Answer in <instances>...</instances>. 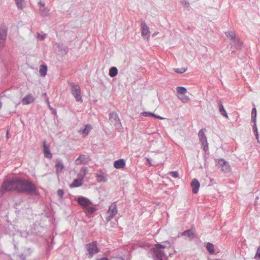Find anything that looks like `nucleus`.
Segmentation results:
<instances>
[{"mask_svg":"<svg viewBox=\"0 0 260 260\" xmlns=\"http://www.w3.org/2000/svg\"><path fill=\"white\" fill-rule=\"evenodd\" d=\"M55 168L56 169V173L57 175L61 173L63 170L64 167L63 162L60 159H56L55 161Z\"/></svg>","mask_w":260,"mask_h":260,"instance_id":"obj_10","label":"nucleus"},{"mask_svg":"<svg viewBox=\"0 0 260 260\" xmlns=\"http://www.w3.org/2000/svg\"><path fill=\"white\" fill-rule=\"evenodd\" d=\"M47 71V67L46 65H41L40 67L39 72L41 76H46Z\"/></svg>","mask_w":260,"mask_h":260,"instance_id":"obj_22","label":"nucleus"},{"mask_svg":"<svg viewBox=\"0 0 260 260\" xmlns=\"http://www.w3.org/2000/svg\"><path fill=\"white\" fill-rule=\"evenodd\" d=\"M228 35H230V37L231 38V39H233L234 38V36H235V35L234 33H231V34H230V33L228 34Z\"/></svg>","mask_w":260,"mask_h":260,"instance_id":"obj_40","label":"nucleus"},{"mask_svg":"<svg viewBox=\"0 0 260 260\" xmlns=\"http://www.w3.org/2000/svg\"><path fill=\"white\" fill-rule=\"evenodd\" d=\"M182 235L184 236H187L189 238H192L194 236L193 233L190 230H187V231L184 232L182 233Z\"/></svg>","mask_w":260,"mask_h":260,"instance_id":"obj_28","label":"nucleus"},{"mask_svg":"<svg viewBox=\"0 0 260 260\" xmlns=\"http://www.w3.org/2000/svg\"><path fill=\"white\" fill-rule=\"evenodd\" d=\"M171 243L168 241L156 244L155 247L151 249L156 257L154 260H167L163 258L165 256V252L166 250L171 248Z\"/></svg>","mask_w":260,"mask_h":260,"instance_id":"obj_2","label":"nucleus"},{"mask_svg":"<svg viewBox=\"0 0 260 260\" xmlns=\"http://www.w3.org/2000/svg\"><path fill=\"white\" fill-rule=\"evenodd\" d=\"M5 41L6 40H0V49H2L4 47L5 44Z\"/></svg>","mask_w":260,"mask_h":260,"instance_id":"obj_37","label":"nucleus"},{"mask_svg":"<svg viewBox=\"0 0 260 260\" xmlns=\"http://www.w3.org/2000/svg\"><path fill=\"white\" fill-rule=\"evenodd\" d=\"M251 117L253 121L255 122L256 121V110L255 108H253L252 109L251 111Z\"/></svg>","mask_w":260,"mask_h":260,"instance_id":"obj_31","label":"nucleus"},{"mask_svg":"<svg viewBox=\"0 0 260 260\" xmlns=\"http://www.w3.org/2000/svg\"><path fill=\"white\" fill-rule=\"evenodd\" d=\"M217 165L224 172H229L231 171L229 164L223 159H218L217 161Z\"/></svg>","mask_w":260,"mask_h":260,"instance_id":"obj_5","label":"nucleus"},{"mask_svg":"<svg viewBox=\"0 0 260 260\" xmlns=\"http://www.w3.org/2000/svg\"><path fill=\"white\" fill-rule=\"evenodd\" d=\"M186 70H187L186 68H182L180 69H179V68L174 69V71H175V72H176L177 73H180V74L184 73Z\"/></svg>","mask_w":260,"mask_h":260,"instance_id":"obj_32","label":"nucleus"},{"mask_svg":"<svg viewBox=\"0 0 260 260\" xmlns=\"http://www.w3.org/2000/svg\"><path fill=\"white\" fill-rule=\"evenodd\" d=\"M43 144L44 156L46 158L51 159L52 157V154L50 151L49 146L46 145L45 141H43Z\"/></svg>","mask_w":260,"mask_h":260,"instance_id":"obj_12","label":"nucleus"},{"mask_svg":"<svg viewBox=\"0 0 260 260\" xmlns=\"http://www.w3.org/2000/svg\"><path fill=\"white\" fill-rule=\"evenodd\" d=\"M82 179H76L70 185L71 188L77 187L80 186L82 184Z\"/></svg>","mask_w":260,"mask_h":260,"instance_id":"obj_20","label":"nucleus"},{"mask_svg":"<svg viewBox=\"0 0 260 260\" xmlns=\"http://www.w3.org/2000/svg\"><path fill=\"white\" fill-rule=\"evenodd\" d=\"M96 260H109V259L107 257H105L101 258H98L96 259Z\"/></svg>","mask_w":260,"mask_h":260,"instance_id":"obj_41","label":"nucleus"},{"mask_svg":"<svg viewBox=\"0 0 260 260\" xmlns=\"http://www.w3.org/2000/svg\"><path fill=\"white\" fill-rule=\"evenodd\" d=\"M98 178L100 181H106L107 180L106 177L104 175H98Z\"/></svg>","mask_w":260,"mask_h":260,"instance_id":"obj_36","label":"nucleus"},{"mask_svg":"<svg viewBox=\"0 0 260 260\" xmlns=\"http://www.w3.org/2000/svg\"><path fill=\"white\" fill-rule=\"evenodd\" d=\"M170 174L174 178H177L179 176L178 173L177 171L171 172Z\"/></svg>","mask_w":260,"mask_h":260,"instance_id":"obj_34","label":"nucleus"},{"mask_svg":"<svg viewBox=\"0 0 260 260\" xmlns=\"http://www.w3.org/2000/svg\"><path fill=\"white\" fill-rule=\"evenodd\" d=\"M2 103L1 102H0V108L2 107Z\"/></svg>","mask_w":260,"mask_h":260,"instance_id":"obj_42","label":"nucleus"},{"mask_svg":"<svg viewBox=\"0 0 260 260\" xmlns=\"http://www.w3.org/2000/svg\"><path fill=\"white\" fill-rule=\"evenodd\" d=\"M142 35L145 36L147 39L150 37L149 28L145 23H142Z\"/></svg>","mask_w":260,"mask_h":260,"instance_id":"obj_15","label":"nucleus"},{"mask_svg":"<svg viewBox=\"0 0 260 260\" xmlns=\"http://www.w3.org/2000/svg\"><path fill=\"white\" fill-rule=\"evenodd\" d=\"M35 100V98L31 94H28L24 96L22 100L23 105H28L32 103Z\"/></svg>","mask_w":260,"mask_h":260,"instance_id":"obj_14","label":"nucleus"},{"mask_svg":"<svg viewBox=\"0 0 260 260\" xmlns=\"http://www.w3.org/2000/svg\"><path fill=\"white\" fill-rule=\"evenodd\" d=\"M207 249L210 254H213L214 253V246L212 244L208 243L207 245Z\"/></svg>","mask_w":260,"mask_h":260,"instance_id":"obj_25","label":"nucleus"},{"mask_svg":"<svg viewBox=\"0 0 260 260\" xmlns=\"http://www.w3.org/2000/svg\"><path fill=\"white\" fill-rule=\"evenodd\" d=\"M125 166V162L124 159H120L117 160L114 162V166L116 169H122Z\"/></svg>","mask_w":260,"mask_h":260,"instance_id":"obj_17","label":"nucleus"},{"mask_svg":"<svg viewBox=\"0 0 260 260\" xmlns=\"http://www.w3.org/2000/svg\"><path fill=\"white\" fill-rule=\"evenodd\" d=\"M77 202L83 208L88 207L91 204L90 200L84 197L78 198Z\"/></svg>","mask_w":260,"mask_h":260,"instance_id":"obj_11","label":"nucleus"},{"mask_svg":"<svg viewBox=\"0 0 260 260\" xmlns=\"http://www.w3.org/2000/svg\"><path fill=\"white\" fill-rule=\"evenodd\" d=\"M16 178L4 181L1 187V192L4 193L8 191H16Z\"/></svg>","mask_w":260,"mask_h":260,"instance_id":"obj_3","label":"nucleus"},{"mask_svg":"<svg viewBox=\"0 0 260 260\" xmlns=\"http://www.w3.org/2000/svg\"><path fill=\"white\" fill-rule=\"evenodd\" d=\"M109 120L110 122L114 125L119 124L120 126L121 125L118 115L116 112H113L109 114Z\"/></svg>","mask_w":260,"mask_h":260,"instance_id":"obj_9","label":"nucleus"},{"mask_svg":"<svg viewBox=\"0 0 260 260\" xmlns=\"http://www.w3.org/2000/svg\"><path fill=\"white\" fill-rule=\"evenodd\" d=\"M16 191L20 192L34 193L36 191V186L28 180L16 178Z\"/></svg>","mask_w":260,"mask_h":260,"instance_id":"obj_1","label":"nucleus"},{"mask_svg":"<svg viewBox=\"0 0 260 260\" xmlns=\"http://www.w3.org/2000/svg\"><path fill=\"white\" fill-rule=\"evenodd\" d=\"M117 213V206L115 203L112 204L108 211L107 220H110Z\"/></svg>","mask_w":260,"mask_h":260,"instance_id":"obj_8","label":"nucleus"},{"mask_svg":"<svg viewBox=\"0 0 260 260\" xmlns=\"http://www.w3.org/2000/svg\"><path fill=\"white\" fill-rule=\"evenodd\" d=\"M190 185L192 187V192L193 193H198L200 186V183L199 181L196 179H193Z\"/></svg>","mask_w":260,"mask_h":260,"instance_id":"obj_13","label":"nucleus"},{"mask_svg":"<svg viewBox=\"0 0 260 260\" xmlns=\"http://www.w3.org/2000/svg\"><path fill=\"white\" fill-rule=\"evenodd\" d=\"M45 35H41L40 34H37V38L41 40H44V39L45 38Z\"/></svg>","mask_w":260,"mask_h":260,"instance_id":"obj_39","label":"nucleus"},{"mask_svg":"<svg viewBox=\"0 0 260 260\" xmlns=\"http://www.w3.org/2000/svg\"><path fill=\"white\" fill-rule=\"evenodd\" d=\"M177 91L178 94H184L186 92L187 90L184 87L179 86L177 88Z\"/></svg>","mask_w":260,"mask_h":260,"instance_id":"obj_27","label":"nucleus"},{"mask_svg":"<svg viewBox=\"0 0 260 260\" xmlns=\"http://www.w3.org/2000/svg\"><path fill=\"white\" fill-rule=\"evenodd\" d=\"M179 98L183 103H186L189 100V97L184 94H182L181 96H179Z\"/></svg>","mask_w":260,"mask_h":260,"instance_id":"obj_30","label":"nucleus"},{"mask_svg":"<svg viewBox=\"0 0 260 260\" xmlns=\"http://www.w3.org/2000/svg\"><path fill=\"white\" fill-rule=\"evenodd\" d=\"M63 193H64V192H63V191L62 190H61V189H59V190H58V191H57V194H58V195L60 197H61V198H62V196H63Z\"/></svg>","mask_w":260,"mask_h":260,"instance_id":"obj_38","label":"nucleus"},{"mask_svg":"<svg viewBox=\"0 0 260 260\" xmlns=\"http://www.w3.org/2000/svg\"><path fill=\"white\" fill-rule=\"evenodd\" d=\"M86 248L89 252V257L91 258L93 255L98 253L99 250L97 247L96 242H92L86 245Z\"/></svg>","mask_w":260,"mask_h":260,"instance_id":"obj_4","label":"nucleus"},{"mask_svg":"<svg viewBox=\"0 0 260 260\" xmlns=\"http://www.w3.org/2000/svg\"><path fill=\"white\" fill-rule=\"evenodd\" d=\"M8 28L5 26L0 27V40H6Z\"/></svg>","mask_w":260,"mask_h":260,"instance_id":"obj_16","label":"nucleus"},{"mask_svg":"<svg viewBox=\"0 0 260 260\" xmlns=\"http://www.w3.org/2000/svg\"><path fill=\"white\" fill-rule=\"evenodd\" d=\"M118 70L116 67H112L109 70V75L111 77H114L117 75Z\"/></svg>","mask_w":260,"mask_h":260,"instance_id":"obj_24","label":"nucleus"},{"mask_svg":"<svg viewBox=\"0 0 260 260\" xmlns=\"http://www.w3.org/2000/svg\"><path fill=\"white\" fill-rule=\"evenodd\" d=\"M219 112H220V113L223 116H224L226 118L228 117V114H227V113L226 112V111L225 110V109H224V108L223 107V105H222L221 102H219Z\"/></svg>","mask_w":260,"mask_h":260,"instance_id":"obj_23","label":"nucleus"},{"mask_svg":"<svg viewBox=\"0 0 260 260\" xmlns=\"http://www.w3.org/2000/svg\"><path fill=\"white\" fill-rule=\"evenodd\" d=\"M254 258L256 260H260V246H259L257 249Z\"/></svg>","mask_w":260,"mask_h":260,"instance_id":"obj_33","label":"nucleus"},{"mask_svg":"<svg viewBox=\"0 0 260 260\" xmlns=\"http://www.w3.org/2000/svg\"><path fill=\"white\" fill-rule=\"evenodd\" d=\"M19 104V103H16V105H18Z\"/></svg>","mask_w":260,"mask_h":260,"instance_id":"obj_43","label":"nucleus"},{"mask_svg":"<svg viewBox=\"0 0 260 260\" xmlns=\"http://www.w3.org/2000/svg\"><path fill=\"white\" fill-rule=\"evenodd\" d=\"M72 93L75 96L77 102H82L81 91L79 87L77 85H74L72 88Z\"/></svg>","mask_w":260,"mask_h":260,"instance_id":"obj_6","label":"nucleus"},{"mask_svg":"<svg viewBox=\"0 0 260 260\" xmlns=\"http://www.w3.org/2000/svg\"><path fill=\"white\" fill-rule=\"evenodd\" d=\"M204 131H205V129L204 130L201 129L198 133L199 139L203 145L207 144V139L205 135Z\"/></svg>","mask_w":260,"mask_h":260,"instance_id":"obj_18","label":"nucleus"},{"mask_svg":"<svg viewBox=\"0 0 260 260\" xmlns=\"http://www.w3.org/2000/svg\"><path fill=\"white\" fill-rule=\"evenodd\" d=\"M90 160V159L88 156L83 154H81L75 160V164L76 165H80L82 164H88Z\"/></svg>","mask_w":260,"mask_h":260,"instance_id":"obj_7","label":"nucleus"},{"mask_svg":"<svg viewBox=\"0 0 260 260\" xmlns=\"http://www.w3.org/2000/svg\"><path fill=\"white\" fill-rule=\"evenodd\" d=\"M92 127L90 125H86L84 129L80 131V133L84 136H86L91 129Z\"/></svg>","mask_w":260,"mask_h":260,"instance_id":"obj_21","label":"nucleus"},{"mask_svg":"<svg viewBox=\"0 0 260 260\" xmlns=\"http://www.w3.org/2000/svg\"><path fill=\"white\" fill-rule=\"evenodd\" d=\"M95 211V208L92 207H87L86 211V213L87 215L92 214Z\"/></svg>","mask_w":260,"mask_h":260,"instance_id":"obj_29","label":"nucleus"},{"mask_svg":"<svg viewBox=\"0 0 260 260\" xmlns=\"http://www.w3.org/2000/svg\"><path fill=\"white\" fill-rule=\"evenodd\" d=\"M88 172V170L86 168H82L81 170V172L83 173V176L82 177V178H83L84 176L87 174Z\"/></svg>","mask_w":260,"mask_h":260,"instance_id":"obj_35","label":"nucleus"},{"mask_svg":"<svg viewBox=\"0 0 260 260\" xmlns=\"http://www.w3.org/2000/svg\"><path fill=\"white\" fill-rule=\"evenodd\" d=\"M140 116H145V117H154L156 118H158L159 119H164L165 118L161 117L160 116H157L153 113L150 112H142L140 114Z\"/></svg>","mask_w":260,"mask_h":260,"instance_id":"obj_19","label":"nucleus"},{"mask_svg":"<svg viewBox=\"0 0 260 260\" xmlns=\"http://www.w3.org/2000/svg\"><path fill=\"white\" fill-rule=\"evenodd\" d=\"M18 9L22 10L24 8V0H15Z\"/></svg>","mask_w":260,"mask_h":260,"instance_id":"obj_26","label":"nucleus"}]
</instances>
